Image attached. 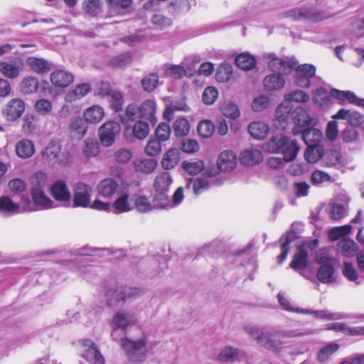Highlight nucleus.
<instances>
[{"label": "nucleus", "instance_id": "nucleus-27", "mask_svg": "<svg viewBox=\"0 0 364 364\" xmlns=\"http://www.w3.org/2000/svg\"><path fill=\"white\" fill-rule=\"evenodd\" d=\"M53 197L61 202L68 201L70 198V192L65 182L58 181L50 188Z\"/></svg>", "mask_w": 364, "mask_h": 364}, {"label": "nucleus", "instance_id": "nucleus-7", "mask_svg": "<svg viewBox=\"0 0 364 364\" xmlns=\"http://www.w3.org/2000/svg\"><path fill=\"white\" fill-rule=\"evenodd\" d=\"M120 341V345L131 362L140 363L145 360L148 352L146 339L133 341L124 338Z\"/></svg>", "mask_w": 364, "mask_h": 364}, {"label": "nucleus", "instance_id": "nucleus-55", "mask_svg": "<svg viewBox=\"0 0 364 364\" xmlns=\"http://www.w3.org/2000/svg\"><path fill=\"white\" fill-rule=\"evenodd\" d=\"M341 140L346 144H354L359 141L360 135L356 128L347 126L340 134Z\"/></svg>", "mask_w": 364, "mask_h": 364}, {"label": "nucleus", "instance_id": "nucleus-39", "mask_svg": "<svg viewBox=\"0 0 364 364\" xmlns=\"http://www.w3.org/2000/svg\"><path fill=\"white\" fill-rule=\"evenodd\" d=\"M210 187V183L206 178L198 177L193 180L187 181L186 188L192 189L196 196H198L203 191L208 190Z\"/></svg>", "mask_w": 364, "mask_h": 364}, {"label": "nucleus", "instance_id": "nucleus-36", "mask_svg": "<svg viewBox=\"0 0 364 364\" xmlns=\"http://www.w3.org/2000/svg\"><path fill=\"white\" fill-rule=\"evenodd\" d=\"M21 212L20 205L14 203L8 196L0 197V213L5 215H12Z\"/></svg>", "mask_w": 364, "mask_h": 364}, {"label": "nucleus", "instance_id": "nucleus-45", "mask_svg": "<svg viewBox=\"0 0 364 364\" xmlns=\"http://www.w3.org/2000/svg\"><path fill=\"white\" fill-rule=\"evenodd\" d=\"M295 237V233L293 232H287L282 236L280 238L282 253L277 257L278 263H282L286 259L289 251V245Z\"/></svg>", "mask_w": 364, "mask_h": 364}, {"label": "nucleus", "instance_id": "nucleus-19", "mask_svg": "<svg viewBox=\"0 0 364 364\" xmlns=\"http://www.w3.org/2000/svg\"><path fill=\"white\" fill-rule=\"evenodd\" d=\"M50 80L55 88L64 89L73 82L74 76L66 70H57L50 74Z\"/></svg>", "mask_w": 364, "mask_h": 364}, {"label": "nucleus", "instance_id": "nucleus-12", "mask_svg": "<svg viewBox=\"0 0 364 364\" xmlns=\"http://www.w3.org/2000/svg\"><path fill=\"white\" fill-rule=\"evenodd\" d=\"M294 84L301 88H309L311 78L315 76L316 67L311 64L295 66Z\"/></svg>", "mask_w": 364, "mask_h": 364}, {"label": "nucleus", "instance_id": "nucleus-64", "mask_svg": "<svg viewBox=\"0 0 364 364\" xmlns=\"http://www.w3.org/2000/svg\"><path fill=\"white\" fill-rule=\"evenodd\" d=\"M221 111L224 116L232 119H235L240 116V111L238 106L232 102L224 103Z\"/></svg>", "mask_w": 364, "mask_h": 364}, {"label": "nucleus", "instance_id": "nucleus-46", "mask_svg": "<svg viewBox=\"0 0 364 364\" xmlns=\"http://www.w3.org/2000/svg\"><path fill=\"white\" fill-rule=\"evenodd\" d=\"M70 132L78 139H82L87 132V127L81 118L73 119L69 126Z\"/></svg>", "mask_w": 364, "mask_h": 364}, {"label": "nucleus", "instance_id": "nucleus-8", "mask_svg": "<svg viewBox=\"0 0 364 364\" xmlns=\"http://www.w3.org/2000/svg\"><path fill=\"white\" fill-rule=\"evenodd\" d=\"M316 259L318 264H321L317 273L318 279L322 283L331 282L335 267L339 266V262L332 257L323 255L321 252L317 254Z\"/></svg>", "mask_w": 364, "mask_h": 364}, {"label": "nucleus", "instance_id": "nucleus-48", "mask_svg": "<svg viewBox=\"0 0 364 364\" xmlns=\"http://www.w3.org/2000/svg\"><path fill=\"white\" fill-rule=\"evenodd\" d=\"M285 102H295L297 103H306L310 100V95L303 90H295L284 96Z\"/></svg>", "mask_w": 364, "mask_h": 364}, {"label": "nucleus", "instance_id": "nucleus-6", "mask_svg": "<svg viewBox=\"0 0 364 364\" xmlns=\"http://www.w3.org/2000/svg\"><path fill=\"white\" fill-rule=\"evenodd\" d=\"M269 147L272 151L282 154L287 161H293L300 149L296 141L288 136L272 139Z\"/></svg>", "mask_w": 364, "mask_h": 364}, {"label": "nucleus", "instance_id": "nucleus-10", "mask_svg": "<svg viewBox=\"0 0 364 364\" xmlns=\"http://www.w3.org/2000/svg\"><path fill=\"white\" fill-rule=\"evenodd\" d=\"M264 58L267 60L268 67L277 73H281L284 75H288L297 65V62L295 59L279 58L274 53L266 54Z\"/></svg>", "mask_w": 364, "mask_h": 364}, {"label": "nucleus", "instance_id": "nucleus-1", "mask_svg": "<svg viewBox=\"0 0 364 364\" xmlns=\"http://www.w3.org/2000/svg\"><path fill=\"white\" fill-rule=\"evenodd\" d=\"M245 330L258 345L274 352H279L283 348L285 343L282 340V338L301 335L291 331H282L272 333L251 324L245 326Z\"/></svg>", "mask_w": 364, "mask_h": 364}, {"label": "nucleus", "instance_id": "nucleus-54", "mask_svg": "<svg viewBox=\"0 0 364 364\" xmlns=\"http://www.w3.org/2000/svg\"><path fill=\"white\" fill-rule=\"evenodd\" d=\"M173 129L176 136H185L190 132L189 122L186 118L179 117L173 122Z\"/></svg>", "mask_w": 364, "mask_h": 364}, {"label": "nucleus", "instance_id": "nucleus-29", "mask_svg": "<svg viewBox=\"0 0 364 364\" xmlns=\"http://www.w3.org/2000/svg\"><path fill=\"white\" fill-rule=\"evenodd\" d=\"M15 151L18 157L28 159L34 154L35 146L31 140L23 139L16 143Z\"/></svg>", "mask_w": 364, "mask_h": 364}, {"label": "nucleus", "instance_id": "nucleus-9", "mask_svg": "<svg viewBox=\"0 0 364 364\" xmlns=\"http://www.w3.org/2000/svg\"><path fill=\"white\" fill-rule=\"evenodd\" d=\"M38 186L33 187L31 191V196L36 206H39V209H47L53 207V202L48 198L43 188L46 184V176L43 173H37L35 176Z\"/></svg>", "mask_w": 364, "mask_h": 364}, {"label": "nucleus", "instance_id": "nucleus-62", "mask_svg": "<svg viewBox=\"0 0 364 364\" xmlns=\"http://www.w3.org/2000/svg\"><path fill=\"white\" fill-rule=\"evenodd\" d=\"M188 107L186 105V102L183 100L174 101L172 102L169 105H168L164 112V117L168 120H171L172 117H170L168 115H172V114L175 111H188Z\"/></svg>", "mask_w": 364, "mask_h": 364}, {"label": "nucleus", "instance_id": "nucleus-14", "mask_svg": "<svg viewBox=\"0 0 364 364\" xmlns=\"http://www.w3.org/2000/svg\"><path fill=\"white\" fill-rule=\"evenodd\" d=\"M81 356L91 364H105V358L91 340L80 341Z\"/></svg>", "mask_w": 364, "mask_h": 364}, {"label": "nucleus", "instance_id": "nucleus-2", "mask_svg": "<svg viewBox=\"0 0 364 364\" xmlns=\"http://www.w3.org/2000/svg\"><path fill=\"white\" fill-rule=\"evenodd\" d=\"M157 105L155 100H146L140 105H129L125 109V118L129 121H134L136 119L149 121L151 124H156Z\"/></svg>", "mask_w": 364, "mask_h": 364}, {"label": "nucleus", "instance_id": "nucleus-11", "mask_svg": "<svg viewBox=\"0 0 364 364\" xmlns=\"http://www.w3.org/2000/svg\"><path fill=\"white\" fill-rule=\"evenodd\" d=\"M123 120L126 123V134H129L132 138L138 140H143L148 136L150 132L149 124L148 122L140 119L134 121H129L125 117Z\"/></svg>", "mask_w": 364, "mask_h": 364}, {"label": "nucleus", "instance_id": "nucleus-53", "mask_svg": "<svg viewBox=\"0 0 364 364\" xmlns=\"http://www.w3.org/2000/svg\"><path fill=\"white\" fill-rule=\"evenodd\" d=\"M182 168L190 175H196L204 168V164L201 160L190 159L183 161Z\"/></svg>", "mask_w": 364, "mask_h": 364}, {"label": "nucleus", "instance_id": "nucleus-51", "mask_svg": "<svg viewBox=\"0 0 364 364\" xmlns=\"http://www.w3.org/2000/svg\"><path fill=\"white\" fill-rule=\"evenodd\" d=\"M153 199L154 208L163 209L173 208V204L170 200L168 192L156 191Z\"/></svg>", "mask_w": 364, "mask_h": 364}, {"label": "nucleus", "instance_id": "nucleus-3", "mask_svg": "<svg viewBox=\"0 0 364 364\" xmlns=\"http://www.w3.org/2000/svg\"><path fill=\"white\" fill-rule=\"evenodd\" d=\"M284 16L293 21L317 23L333 16L328 9L316 10L309 7H299L289 10Z\"/></svg>", "mask_w": 364, "mask_h": 364}, {"label": "nucleus", "instance_id": "nucleus-56", "mask_svg": "<svg viewBox=\"0 0 364 364\" xmlns=\"http://www.w3.org/2000/svg\"><path fill=\"white\" fill-rule=\"evenodd\" d=\"M294 109L289 102H282L277 108L276 116L277 119L282 122L291 121V114Z\"/></svg>", "mask_w": 364, "mask_h": 364}, {"label": "nucleus", "instance_id": "nucleus-37", "mask_svg": "<svg viewBox=\"0 0 364 364\" xmlns=\"http://www.w3.org/2000/svg\"><path fill=\"white\" fill-rule=\"evenodd\" d=\"M173 181L168 172L158 174L154 182L155 191L168 192Z\"/></svg>", "mask_w": 364, "mask_h": 364}, {"label": "nucleus", "instance_id": "nucleus-18", "mask_svg": "<svg viewBox=\"0 0 364 364\" xmlns=\"http://www.w3.org/2000/svg\"><path fill=\"white\" fill-rule=\"evenodd\" d=\"M330 94L331 96L338 100L341 105H344L348 102L353 105L364 107V99L359 98L351 91H343L332 88L330 91Z\"/></svg>", "mask_w": 364, "mask_h": 364}, {"label": "nucleus", "instance_id": "nucleus-59", "mask_svg": "<svg viewBox=\"0 0 364 364\" xmlns=\"http://www.w3.org/2000/svg\"><path fill=\"white\" fill-rule=\"evenodd\" d=\"M350 34L360 38L364 36V17L353 18L348 26Z\"/></svg>", "mask_w": 364, "mask_h": 364}, {"label": "nucleus", "instance_id": "nucleus-24", "mask_svg": "<svg viewBox=\"0 0 364 364\" xmlns=\"http://www.w3.org/2000/svg\"><path fill=\"white\" fill-rule=\"evenodd\" d=\"M118 188L117 182L112 178H107L102 180L96 188L97 193L103 198H111Z\"/></svg>", "mask_w": 364, "mask_h": 364}, {"label": "nucleus", "instance_id": "nucleus-34", "mask_svg": "<svg viewBox=\"0 0 364 364\" xmlns=\"http://www.w3.org/2000/svg\"><path fill=\"white\" fill-rule=\"evenodd\" d=\"M90 91V85L82 83L76 86L74 90L68 92L65 96V100L69 102H75L86 96Z\"/></svg>", "mask_w": 364, "mask_h": 364}, {"label": "nucleus", "instance_id": "nucleus-32", "mask_svg": "<svg viewBox=\"0 0 364 364\" xmlns=\"http://www.w3.org/2000/svg\"><path fill=\"white\" fill-rule=\"evenodd\" d=\"M324 163L326 166L331 167L339 165L342 167L348 166V160L343 157L338 150H331L328 151L324 157Z\"/></svg>", "mask_w": 364, "mask_h": 364}, {"label": "nucleus", "instance_id": "nucleus-4", "mask_svg": "<svg viewBox=\"0 0 364 364\" xmlns=\"http://www.w3.org/2000/svg\"><path fill=\"white\" fill-rule=\"evenodd\" d=\"M41 155L43 161L51 166H65L70 161L68 153L62 151L61 143L55 139L49 141Z\"/></svg>", "mask_w": 364, "mask_h": 364}, {"label": "nucleus", "instance_id": "nucleus-38", "mask_svg": "<svg viewBox=\"0 0 364 364\" xmlns=\"http://www.w3.org/2000/svg\"><path fill=\"white\" fill-rule=\"evenodd\" d=\"M180 151L177 149H170L164 154L161 160L164 168L168 170L173 168L179 162Z\"/></svg>", "mask_w": 364, "mask_h": 364}, {"label": "nucleus", "instance_id": "nucleus-31", "mask_svg": "<svg viewBox=\"0 0 364 364\" xmlns=\"http://www.w3.org/2000/svg\"><path fill=\"white\" fill-rule=\"evenodd\" d=\"M104 116V109L98 105L90 107L83 112L85 120L90 124L99 123L103 119Z\"/></svg>", "mask_w": 364, "mask_h": 364}, {"label": "nucleus", "instance_id": "nucleus-60", "mask_svg": "<svg viewBox=\"0 0 364 364\" xmlns=\"http://www.w3.org/2000/svg\"><path fill=\"white\" fill-rule=\"evenodd\" d=\"M34 109L38 114L47 116L52 113L53 106L50 100L42 98L35 102Z\"/></svg>", "mask_w": 364, "mask_h": 364}, {"label": "nucleus", "instance_id": "nucleus-21", "mask_svg": "<svg viewBox=\"0 0 364 364\" xmlns=\"http://www.w3.org/2000/svg\"><path fill=\"white\" fill-rule=\"evenodd\" d=\"M338 252L344 257L351 258L357 255L359 247L352 239H341L337 244Z\"/></svg>", "mask_w": 364, "mask_h": 364}, {"label": "nucleus", "instance_id": "nucleus-15", "mask_svg": "<svg viewBox=\"0 0 364 364\" xmlns=\"http://www.w3.org/2000/svg\"><path fill=\"white\" fill-rule=\"evenodd\" d=\"M121 127L119 123L109 121L102 125L99 129L100 141L104 146H111L117 135H119Z\"/></svg>", "mask_w": 364, "mask_h": 364}, {"label": "nucleus", "instance_id": "nucleus-50", "mask_svg": "<svg viewBox=\"0 0 364 364\" xmlns=\"http://www.w3.org/2000/svg\"><path fill=\"white\" fill-rule=\"evenodd\" d=\"M272 104V99L267 95H259L254 98L252 102V109L254 112H259L269 109Z\"/></svg>", "mask_w": 364, "mask_h": 364}, {"label": "nucleus", "instance_id": "nucleus-30", "mask_svg": "<svg viewBox=\"0 0 364 364\" xmlns=\"http://www.w3.org/2000/svg\"><path fill=\"white\" fill-rule=\"evenodd\" d=\"M326 328L327 330H333L337 332H343L348 335L351 336H363L364 335L363 327H350L346 323H334L326 324Z\"/></svg>", "mask_w": 364, "mask_h": 364}, {"label": "nucleus", "instance_id": "nucleus-52", "mask_svg": "<svg viewBox=\"0 0 364 364\" xmlns=\"http://www.w3.org/2000/svg\"><path fill=\"white\" fill-rule=\"evenodd\" d=\"M38 80L36 77L28 76L22 80L20 90L25 95L33 94L38 90Z\"/></svg>", "mask_w": 364, "mask_h": 364}, {"label": "nucleus", "instance_id": "nucleus-25", "mask_svg": "<svg viewBox=\"0 0 364 364\" xmlns=\"http://www.w3.org/2000/svg\"><path fill=\"white\" fill-rule=\"evenodd\" d=\"M294 134L301 133V139L306 144L307 146H317L321 141L323 134L317 129H307L304 131H299L298 128L293 129Z\"/></svg>", "mask_w": 364, "mask_h": 364}, {"label": "nucleus", "instance_id": "nucleus-13", "mask_svg": "<svg viewBox=\"0 0 364 364\" xmlns=\"http://www.w3.org/2000/svg\"><path fill=\"white\" fill-rule=\"evenodd\" d=\"M92 192V188L90 185L77 183L73 188V205L81 208L90 206Z\"/></svg>", "mask_w": 364, "mask_h": 364}, {"label": "nucleus", "instance_id": "nucleus-44", "mask_svg": "<svg viewBox=\"0 0 364 364\" xmlns=\"http://www.w3.org/2000/svg\"><path fill=\"white\" fill-rule=\"evenodd\" d=\"M26 63L34 72L38 73H47L50 69L49 63L43 58L30 57Z\"/></svg>", "mask_w": 364, "mask_h": 364}, {"label": "nucleus", "instance_id": "nucleus-17", "mask_svg": "<svg viewBox=\"0 0 364 364\" xmlns=\"http://www.w3.org/2000/svg\"><path fill=\"white\" fill-rule=\"evenodd\" d=\"M333 119L346 120L348 126L357 128L364 124V115L357 111H351L345 108L340 109L332 116Z\"/></svg>", "mask_w": 364, "mask_h": 364}, {"label": "nucleus", "instance_id": "nucleus-43", "mask_svg": "<svg viewBox=\"0 0 364 364\" xmlns=\"http://www.w3.org/2000/svg\"><path fill=\"white\" fill-rule=\"evenodd\" d=\"M238 356V349L228 346L220 350L217 356V360L223 363H232L235 361Z\"/></svg>", "mask_w": 364, "mask_h": 364}, {"label": "nucleus", "instance_id": "nucleus-40", "mask_svg": "<svg viewBox=\"0 0 364 364\" xmlns=\"http://www.w3.org/2000/svg\"><path fill=\"white\" fill-rule=\"evenodd\" d=\"M134 208L139 213H146L154 209L149 198L144 195H135L133 198Z\"/></svg>", "mask_w": 364, "mask_h": 364}, {"label": "nucleus", "instance_id": "nucleus-26", "mask_svg": "<svg viewBox=\"0 0 364 364\" xmlns=\"http://www.w3.org/2000/svg\"><path fill=\"white\" fill-rule=\"evenodd\" d=\"M291 119L292 122L300 128L309 126L314 122V119L302 107H297L291 112Z\"/></svg>", "mask_w": 364, "mask_h": 364}, {"label": "nucleus", "instance_id": "nucleus-35", "mask_svg": "<svg viewBox=\"0 0 364 364\" xmlns=\"http://www.w3.org/2000/svg\"><path fill=\"white\" fill-rule=\"evenodd\" d=\"M249 134L255 139H263L269 133V126L262 122H251L247 128Z\"/></svg>", "mask_w": 364, "mask_h": 364}, {"label": "nucleus", "instance_id": "nucleus-22", "mask_svg": "<svg viewBox=\"0 0 364 364\" xmlns=\"http://www.w3.org/2000/svg\"><path fill=\"white\" fill-rule=\"evenodd\" d=\"M286 84L284 77L280 73L267 75L263 80L264 89L267 92L282 90Z\"/></svg>", "mask_w": 364, "mask_h": 364}, {"label": "nucleus", "instance_id": "nucleus-61", "mask_svg": "<svg viewBox=\"0 0 364 364\" xmlns=\"http://www.w3.org/2000/svg\"><path fill=\"white\" fill-rule=\"evenodd\" d=\"M342 272L343 276L350 282H355L357 284H360V282L358 281L359 279L358 272L355 269L353 263L349 262H344Z\"/></svg>", "mask_w": 364, "mask_h": 364}, {"label": "nucleus", "instance_id": "nucleus-16", "mask_svg": "<svg viewBox=\"0 0 364 364\" xmlns=\"http://www.w3.org/2000/svg\"><path fill=\"white\" fill-rule=\"evenodd\" d=\"M26 105L20 98H13L5 105L2 113L8 121L14 122L19 119L25 112Z\"/></svg>", "mask_w": 364, "mask_h": 364}, {"label": "nucleus", "instance_id": "nucleus-63", "mask_svg": "<svg viewBox=\"0 0 364 364\" xmlns=\"http://www.w3.org/2000/svg\"><path fill=\"white\" fill-rule=\"evenodd\" d=\"M198 132L203 138L210 137L215 131V126L213 123L209 120H204L200 122L197 127Z\"/></svg>", "mask_w": 364, "mask_h": 364}, {"label": "nucleus", "instance_id": "nucleus-58", "mask_svg": "<svg viewBox=\"0 0 364 364\" xmlns=\"http://www.w3.org/2000/svg\"><path fill=\"white\" fill-rule=\"evenodd\" d=\"M157 162L154 159H141L134 162L136 171L144 173H152L156 168Z\"/></svg>", "mask_w": 364, "mask_h": 364}, {"label": "nucleus", "instance_id": "nucleus-57", "mask_svg": "<svg viewBox=\"0 0 364 364\" xmlns=\"http://www.w3.org/2000/svg\"><path fill=\"white\" fill-rule=\"evenodd\" d=\"M352 231L350 225H346L331 228L328 232V237L331 240L336 241L340 238H346Z\"/></svg>", "mask_w": 364, "mask_h": 364}, {"label": "nucleus", "instance_id": "nucleus-28", "mask_svg": "<svg viewBox=\"0 0 364 364\" xmlns=\"http://www.w3.org/2000/svg\"><path fill=\"white\" fill-rule=\"evenodd\" d=\"M296 313L311 314L315 318L326 320H339L348 318L347 315L342 314L341 313H331L327 310L311 311L306 309H301V310H296Z\"/></svg>", "mask_w": 364, "mask_h": 364}, {"label": "nucleus", "instance_id": "nucleus-41", "mask_svg": "<svg viewBox=\"0 0 364 364\" xmlns=\"http://www.w3.org/2000/svg\"><path fill=\"white\" fill-rule=\"evenodd\" d=\"M112 207L114 212L117 213L129 212L133 208L129 200V195L127 193H123L118 196L114 201Z\"/></svg>", "mask_w": 364, "mask_h": 364}, {"label": "nucleus", "instance_id": "nucleus-20", "mask_svg": "<svg viewBox=\"0 0 364 364\" xmlns=\"http://www.w3.org/2000/svg\"><path fill=\"white\" fill-rule=\"evenodd\" d=\"M23 68V63L21 60L11 62H0V73L6 78H17Z\"/></svg>", "mask_w": 364, "mask_h": 364}, {"label": "nucleus", "instance_id": "nucleus-33", "mask_svg": "<svg viewBox=\"0 0 364 364\" xmlns=\"http://www.w3.org/2000/svg\"><path fill=\"white\" fill-rule=\"evenodd\" d=\"M263 155L261 151L257 149H250L244 151L240 156V161L247 166H253L262 161Z\"/></svg>", "mask_w": 364, "mask_h": 364}, {"label": "nucleus", "instance_id": "nucleus-23", "mask_svg": "<svg viewBox=\"0 0 364 364\" xmlns=\"http://www.w3.org/2000/svg\"><path fill=\"white\" fill-rule=\"evenodd\" d=\"M237 165L236 154L232 151H223L218 159V168L223 171H230Z\"/></svg>", "mask_w": 364, "mask_h": 364}, {"label": "nucleus", "instance_id": "nucleus-47", "mask_svg": "<svg viewBox=\"0 0 364 364\" xmlns=\"http://www.w3.org/2000/svg\"><path fill=\"white\" fill-rule=\"evenodd\" d=\"M235 63L240 68L250 70L255 67L256 60L254 56L248 53H242L236 57Z\"/></svg>", "mask_w": 364, "mask_h": 364}, {"label": "nucleus", "instance_id": "nucleus-42", "mask_svg": "<svg viewBox=\"0 0 364 364\" xmlns=\"http://www.w3.org/2000/svg\"><path fill=\"white\" fill-rule=\"evenodd\" d=\"M308 252L302 247H299L295 253L290 267L296 271L304 269L307 265Z\"/></svg>", "mask_w": 364, "mask_h": 364}, {"label": "nucleus", "instance_id": "nucleus-5", "mask_svg": "<svg viewBox=\"0 0 364 364\" xmlns=\"http://www.w3.org/2000/svg\"><path fill=\"white\" fill-rule=\"evenodd\" d=\"M139 321L136 314L132 311L119 310L117 311L110 321L112 327L111 336L113 340H119V330L126 331L136 325Z\"/></svg>", "mask_w": 364, "mask_h": 364}, {"label": "nucleus", "instance_id": "nucleus-49", "mask_svg": "<svg viewBox=\"0 0 364 364\" xmlns=\"http://www.w3.org/2000/svg\"><path fill=\"white\" fill-rule=\"evenodd\" d=\"M313 100L321 107H328L331 105V95L323 87L316 89L313 92Z\"/></svg>", "mask_w": 364, "mask_h": 364}]
</instances>
